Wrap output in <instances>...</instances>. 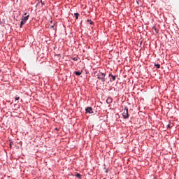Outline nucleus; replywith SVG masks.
<instances>
[{
  "mask_svg": "<svg viewBox=\"0 0 179 179\" xmlns=\"http://www.w3.org/2000/svg\"><path fill=\"white\" fill-rule=\"evenodd\" d=\"M106 71L101 72L99 71V73L96 74V78L104 84V82H106Z\"/></svg>",
  "mask_w": 179,
  "mask_h": 179,
  "instance_id": "f257e3e1",
  "label": "nucleus"
},
{
  "mask_svg": "<svg viewBox=\"0 0 179 179\" xmlns=\"http://www.w3.org/2000/svg\"><path fill=\"white\" fill-rule=\"evenodd\" d=\"M122 117H123L124 120H127V119L129 118V113H128V107L127 106H124V110L122 113Z\"/></svg>",
  "mask_w": 179,
  "mask_h": 179,
  "instance_id": "f03ea898",
  "label": "nucleus"
},
{
  "mask_svg": "<svg viewBox=\"0 0 179 179\" xmlns=\"http://www.w3.org/2000/svg\"><path fill=\"white\" fill-rule=\"evenodd\" d=\"M108 77L110 78V82L112 83V82H115L117 78H118V76L113 75V73H109Z\"/></svg>",
  "mask_w": 179,
  "mask_h": 179,
  "instance_id": "7ed1b4c3",
  "label": "nucleus"
},
{
  "mask_svg": "<svg viewBox=\"0 0 179 179\" xmlns=\"http://www.w3.org/2000/svg\"><path fill=\"white\" fill-rule=\"evenodd\" d=\"M93 108L92 107H87L85 108V113L86 114H93Z\"/></svg>",
  "mask_w": 179,
  "mask_h": 179,
  "instance_id": "20e7f679",
  "label": "nucleus"
},
{
  "mask_svg": "<svg viewBox=\"0 0 179 179\" xmlns=\"http://www.w3.org/2000/svg\"><path fill=\"white\" fill-rule=\"evenodd\" d=\"M29 16H30V15H27V16H25V17H23V16H22V20L24 22H27V20H29Z\"/></svg>",
  "mask_w": 179,
  "mask_h": 179,
  "instance_id": "39448f33",
  "label": "nucleus"
},
{
  "mask_svg": "<svg viewBox=\"0 0 179 179\" xmlns=\"http://www.w3.org/2000/svg\"><path fill=\"white\" fill-rule=\"evenodd\" d=\"M106 103H107V104H111V103H113V99L112 98H108L106 99Z\"/></svg>",
  "mask_w": 179,
  "mask_h": 179,
  "instance_id": "423d86ee",
  "label": "nucleus"
},
{
  "mask_svg": "<svg viewBox=\"0 0 179 179\" xmlns=\"http://www.w3.org/2000/svg\"><path fill=\"white\" fill-rule=\"evenodd\" d=\"M40 2H41V6H43V5H45V1H43V0H41L40 1H38V2L37 3V4H36V6H38V4L40 3Z\"/></svg>",
  "mask_w": 179,
  "mask_h": 179,
  "instance_id": "0eeeda50",
  "label": "nucleus"
},
{
  "mask_svg": "<svg viewBox=\"0 0 179 179\" xmlns=\"http://www.w3.org/2000/svg\"><path fill=\"white\" fill-rule=\"evenodd\" d=\"M74 73L76 75V76H80V75H82V71H75Z\"/></svg>",
  "mask_w": 179,
  "mask_h": 179,
  "instance_id": "6e6552de",
  "label": "nucleus"
},
{
  "mask_svg": "<svg viewBox=\"0 0 179 179\" xmlns=\"http://www.w3.org/2000/svg\"><path fill=\"white\" fill-rule=\"evenodd\" d=\"M75 176L77 177V178L82 179V175L79 173H76Z\"/></svg>",
  "mask_w": 179,
  "mask_h": 179,
  "instance_id": "1a4fd4ad",
  "label": "nucleus"
},
{
  "mask_svg": "<svg viewBox=\"0 0 179 179\" xmlns=\"http://www.w3.org/2000/svg\"><path fill=\"white\" fill-rule=\"evenodd\" d=\"M74 16L76 17V20H78L79 19V13H75Z\"/></svg>",
  "mask_w": 179,
  "mask_h": 179,
  "instance_id": "9d476101",
  "label": "nucleus"
},
{
  "mask_svg": "<svg viewBox=\"0 0 179 179\" xmlns=\"http://www.w3.org/2000/svg\"><path fill=\"white\" fill-rule=\"evenodd\" d=\"M87 23H90V24H92V25L94 24V22L92 21V20H87Z\"/></svg>",
  "mask_w": 179,
  "mask_h": 179,
  "instance_id": "9b49d317",
  "label": "nucleus"
},
{
  "mask_svg": "<svg viewBox=\"0 0 179 179\" xmlns=\"http://www.w3.org/2000/svg\"><path fill=\"white\" fill-rule=\"evenodd\" d=\"M154 66H156L157 69H160V64L155 63Z\"/></svg>",
  "mask_w": 179,
  "mask_h": 179,
  "instance_id": "f8f14e48",
  "label": "nucleus"
},
{
  "mask_svg": "<svg viewBox=\"0 0 179 179\" xmlns=\"http://www.w3.org/2000/svg\"><path fill=\"white\" fill-rule=\"evenodd\" d=\"M50 29H53V30H55V33H57V27H54V25H51L50 27Z\"/></svg>",
  "mask_w": 179,
  "mask_h": 179,
  "instance_id": "ddd939ff",
  "label": "nucleus"
},
{
  "mask_svg": "<svg viewBox=\"0 0 179 179\" xmlns=\"http://www.w3.org/2000/svg\"><path fill=\"white\" fill-rule=\"evenodd\" d=\"M10 141V147L12 148V143H13V141H12V140H9Z\"/></svg>",
  "mask_w": 179,
  "mask_h": 179,
  "instance_id": "4468645a",
  "label": "nucleus"
},
{
  "mask_svg": "<svg viewBox=\"0 0 179 179\" xmlns=\"http://www.w3.org/2000/svg\"><path fill=\"white\" fill-rule=\"evenodd\" d=\"M19 99H20L19 96H16L15 98V101H17V100H19Z\"/></svg>",
  "mask_w": 179,
  "mask_h": 179,
  "instance_id": "2eb2a0df",
  "label": "nucleus"
},
{
  "mask_svg": "<svg viewBox=\"0 0 179 179\" xmlns=\"http://www.w3.org/2000/svg\"><path fill=\"white\" fill-rule=\"evenodd\" d=\"M153 29H155V31H156L157 33H158V29H156V27H153Z\"/></svg>",
  "mask_w": 179,
  "mask_h": 179,
  "instance_id": "dca6fc26",
  "label": "nucleus"
},
{
  "mask_svg": "<svg viewBox=\"0 0 179 179\" xmlns=\"http://www.w3.org/2000/svg\"><path fill=\"white\" fill-rule=\"evenodd\" d=\"M73 61H78V57H73Z\"/></svg>",
  "mask_w": 179,
  "mask_h": 179,
  "instance_id": "f3484780",
  "label": "nucleus"
},
{
  "mask_svg": "<svg viewBox=\"0 0 179 179\" xmlns=\"http://www.w3.org/2000/svg\"><path fill=\"white\" fill-rule=\"evenodd\" d=\"M105 173H108V169L105 168Z\"/></svg>",
  "mask_w": 179,
  "mask_h": 179,
  "instance_id": "a211bd4d",
  "label": "nucleus"
},
{
  "mask_svg": "<svg viewBox=\"0 0 179 179\" xmlns=\"http://www.w3.org/2000/svg\"><path fill=\"white\" fill-rule=\"evenodd\" d=\"M166 127H167V128H170V129L171 128V127H170V124H169L168 125H166Z\"/></svg>",
  "mask_w": 179,
  "mask_h": 179,
  "instance_id": "6ab92c4d",
  "label": "nucleus"
},
{
  "mask_svg": "<svg viewBox=\"0 0 179 179\" xmlns=\"http://www.w3.org/2000/svg\"><path fill=\"white\" fill-rule=\"evenodd\" d=\"M20 27L22 29V27H23V24H20Z\"/></svg>",
  "mask_w": 179,
  "mask_h": 179,
  "instance_id": "aec40b11",
  "label": "nucleus"
},
{
  "mask_svg": "<svg viewBox=\"0 0 179 179\" xmlns=\"http://www.w3.org/2000/svg\"><path fill=\"white\" fill-rule=\"evenodd\" d=\"M21 22H22L23 23H24V24H26V22L25 21H24V20H22V21Z\"/></svg>",
  "mask_w": 179,
  "mask_h": 179,
  "instance_id": "412c9836",
  "label": "nucleus"
},
{
  "mask_svg": "<svg viewBox=\"0 0 179 179\" xmlns=\"http://www.w3.org/2000/svg\"><path fill=\"white\" fill-rule=\"evenodd\" d=\"M20 24H22V25H23V24H24L21 21Z\"/></svg>",
  "mask_w": 179,
  "mask_h": 179,
  "instance_id": "4be33fe9",
  "label": "nucleus"
},
{
  "mask_svg": "<svg viewBox=\"0 0 179 179\" xmlns=\"http://www.w3.org/2000/svg\"><path fill=\"white\" fill-rule=\"evenodd\" d=\"M55 129H56V131H58V129H57V127H56V128H55Z\"/></svg>",
  "mask_w": 179,
  "mask_h": 179,
  "instance_id": "5701e85b",
  "label": "nucleus"
},
{
  "mask_svg": "<svg viewBox=\"0 0 179 179\" xmlns=\"http://www.w3.org/2000/svg\"><path fill=\"white\" fill-rule=\"evenodd\" d=\"M24 15H27V13H25Z\"/></svg>",
  "mask_w": 179,
  "mask_h": 179,
  "instance_id": "b1692460",
  "label": "nucleus"
},
{
  "mask_svg": "<svg viewBox=\"0 0 179 179\" xmlns=\"http://www.w3.org/2000/svg\"><path fill=\"white\" fill-rule=\"evenodd\" d=\"M19 0H17V2H18Z\"/></svg>",
  "mask_w": 179,
  "mask_h": 179,
  "instance_id": "393cba45",
  "label": "nucleus"
}]
</instances>
